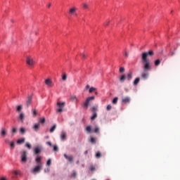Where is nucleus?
Listing matches in <instances>:
<instances>
[{
  "label": "nucleus",
  "mask_w": 180,
  "mask_h": 180,
  "mask_svg": "<svg viewBox=\"0 0 180 180\" xmlns=\"http://www.w3.org/2000/svg\"><path fill=\"white\" fill-rule=\"evenodd\" d=\"M58 109H56V113H63L64 112V107L65 106V102L58 101L56 103Z\"/></svg>",
  "instance_id": "2"
},
{
  "label": "nucleus",
  "mask_w": 180,
  "mask_h": 180,
  "mask_svg": "<svg viewBox=\"0 0 180 180\" xmlns=\"http://www.w3.org/2000/svg\"><path fill=\"white\" fill-rule=\"evenodd\" d=\"M33 129H34V131H38L39 129H40V124H39V123L35 124L33 127Z\"/></svg>",
  "instance_id": "18"
},
{
  "label": "nucleus",
  "mask_w": 180,
  "mask_h": 180,
  "mask_svg": "<svg viewBox=\"0 0 180 180\" xmlns=\"http://www.w3.org/2000/svg\"><path fill=\"white\" fill-rule=\"evenodd\" d=\"M20 131L21 134H25V133H26V129L23 127H21L20 129Z\"/></svg>",
  "instance_id": "32"
},
{
  "label": "nucleus",
  "mask_w": 180,
  "mask_h": 180,
  "mask_svg": "<svg viewBox=\"0 0 180 180\" xmlns=\"http://www.w3.org/2000/svg\"><path fill=\"white\" fill-rule=\"evenodd\" d=\"M94 133H99V127H96L94 128Z\"/></svg>",
  "instance_id": "42"
},
{
  "label": "nucleus",
  "mask_w": 180,
  "mask_h": 180,
  "mask_svg": "<svg viewBox=\"0 0 180 180\" xmlns=\"http://www.w3.org/2000/svg\"><path fill=\"white\" fill-rule=\"evenodd\" d=\"M53 151H58V146H53Z\"/></svg>",
  "instance_id": "46"
},
{
  "label": "nucleus",
  "mask_w": 180,
  "mask_h": 180,
  "mask_svg": "<svg viewBox=\"0 0 180 180\" xmlns=\"http://www.w3.org/2000/svg\"><path fill=\"white\" fill-rule=\"evenodd\" d=\"M60 139L63 141H65V140H67V133L62 131L60 134Z\"/></svg>",
  "instance_id": "12"
},
{
  "label": "nucleus",
  "mask_w": 180,
  "mask_h": 180,
  "mask_svg": "<svg viewBox=\"0 0 180 180\" xmlns=\"http://www.w3.org/2000/svg\"><path fill=\"white\" fill-rule=\"evenodd\" d=\"M9 146H10L11 150H13V148H15V142L11 141V142L9 143Z\"/></svg>",
  "instance_id": "30"
},
{
  "label": "nucleus",
  "mask_w": 180,
  "mask_h": 180,
  "mask_svg": "<svg viewBox=\"0 0 180 180\" xmlns=\"http://www.w3.org/2000/svg\"><path fill=\"white\" fill-rule=\"evenodd\" d=\"M25 138H21L17 141V144H23V143H25Z\"/></svg>",
  "instance_id": "19"
},
{
  "label": "nucleus",
  "mask_w": 180,
  "mask_h": 180,
  "mask_svg": "<svg viewBox=\"0 0 180 180\" xmlns=\"http://www.w3.org/2000/svg\"><path fill=\"white\" fill-rule=\"evenodd\" d=\"M139 82H140V77H137L135 79V80L134 81V85H137Z\"/></svg>",
  "instance_id": "26"
},
{
  "label": "nucleus",
  "mask_w": 180,
  "mask_h": 180,
  "mask_svg": "<svg viewBox=\"0 0 180 180\" xmlns=\"http://www.w3.org/2000/svg\"><path fill=\"white\" fill-rule=\"evenodd\" d=\"M40 123H46V118H41L39 120Z\"/></svg>",
  "instance_id": "41"
},
{
  "label": "nucleus",
  "mask_w": 180,
  "mask_h": 180,
  "mask_svg": "<svg viewBox=\"0 0 180 180\" xmlns=\"http://www.w3.org/2000/svg\"><path fill=\"white\" fill-rule=\"evenodd\" d=\"M45 139H49V136H45Z\"/></svg>",
  "instance_id": "60"
},
{
  "label": "nucleus",
  "mask_w": 180,
  "mask_h": 180,
  "mask_svg": "<svg viewBox=\"0 0 180 180\" xmlns=\"http://www.w3.org/2000/svg\"><path fill=\"white\" fill-rule=\"evenodd\" d=\"M125 57H129V53L125 52Z\"/></svg>",
  "instance_id": "57"
},
{
  "label": "nucleus",
  "mask_w": 180,
  "mask_h": 180,
  "mask_svg": "<svg viewBox=\"0 0 180 180\" xmlns=\"http://www.w3.org/2000/svg\"><path fill=\"white\" fill-rule=\"evenodd\" d=\"M84 154H85V155H86V154H88V150H86V151L84 152Z\"/></svg>",
  "instance_id": "59"
},
{
  "label": "nucleus",
  "mask_w": 180,
  "mask_h": 180,
  "mask_svg": "<svg viewBox=\"0 0 180 180\" xmlns=\"http://www.w3.org/2000/svg\"><path fill=\"white\" fill-rule=\"evenodd\" d=\"M175 54V51H171L169 53V56H170L171 57H172V56H174Z\"/></svg>",
  "instance_id": "45"
},
{
  "label": "nucleus",
  "mask_w": 180,
  "mask_h": 180,
  "mask_svg": "<svg viewBox=\"0 0 180 180\" xmlns=\"http://www.w3.org/2000/svg\"><path fill=\"white\" fill-rule=\"evenodd\" d=\"M160 64H161V60H160V59H157L156 60H155V65L156 67H158V65H160Z\"/></svg>",
  "instance_id": "25"
},
{
  "label": "nucleus",
  "mask_w": 180,
  "mask_h": 180,
  "mask_svg": "<svg viewBox=\"0 0 180 180\" xmlns=\"http://www.w3.org/2000/svg\"><path fill=\"white\" fill-rule=\"evenodd\" d=\"M78 162H79L77 161V164H78Z\"/></svg>",
  "instance_id": "62"
},
{
  "label": "nucleus",
  "mask_w": 180,
  "mask_h": 180,
  "mask_svg": "<svg viewBox=\"0 0 180 180\" xmlns=\"http://www.w3.org/2000/svg\"><path fill=\"white\" fill-rule=\"evenodd\" d=\"M47 6H48V8H51V3H49Z\"/></svg>",
  "instance_id": "58"
},
{
  "label": "nucleus",
  "mask_w": 180,
  "mask_h": 180,
  "mask_svg": "<svg viewBox=\"0 0 180 180\" xmlns=\"http://www.w3.org/2000/svg\"><path fill=\"white\" fill-rule=\"evenodd\" d=\"M120 72H124V68H120Z\"/></svg>",
  "instance_id": "50"
},
{
  "label": "nucleus",
  "mask_w": 180,
  "mask_h": 180,
  "mask_svg": "<svg viewBox=\"0 0 180 180\" xmlns=\"http://www.w3.org/2000/svg\"><path fill=\"white\" fill-rule=\"evenodd\" d=\"M95 94H96V95H98V92H96Z\"/></svg>",
  "instance_id": "61"
},
{
  "label": "nucleus",
  "mask_w": 180,
  "mask_h": 180,
  "mask_svg": "<svg viewBox=\"0 0 180 180\" xmlns=\"http://www.w3.org/2000/svg\"><path fill=\"white\" fill-rule=\"evenodd\" d=\"M122 102L123 103H130V97L122 98Z\"/></svg>",
  "instance_id": "15"
},
{
  "label": "nucleus",
  "mask_w": 180,
  "mask_h": 180,
  "mask_svg": "<svg viewBox=\"0 0 180 180\" xmlns=\"http://www.w3.org/2000/svg\"><path fill=\"white\" fill-rule=\"evenodd\" d=\"M96 157L97 158H101L102 157V154L101 153V152H97L96 154Z\"/></svg>",
  "instance_id": "35"
},
{
  "label": "nucleus",
  "mask_w": 180,
  "mask_h": 180,
  "mask_svg": "<svg viewBox=\"0 0 180 180\" xmlns=\"http://www.w3.org/2000/svg\"><path fill=\"white\" fill-rule=\"evenodd\" d=\"M20 158L22 164H26L27 162V151L22 150L20 153Z\"/></svg>",
  "instance_id": "3"
},
{
  "label": "nucleus",
  "mask_w": 180,
  "mask_h": 180,
  "mask_svg": "<svg viewBox=\"0 0 180 180\" xmlns=\"http://www.w3.org/2000/svg\"><path fill=\"white\" fill-rule=\"evenodd\" d=\"M77 8L76 7H72L69 9V15H70V16H72V15H75V16H77Z\"/></svg>",
  "instance_id": "8"
},
{
  "label": "nucleus",
  "mask_w": 180,
  "mask_h": 180,
  "mask_svg": "<svg viewBox=\"0 0 180 180\" xmlns=\"http://www.w3.org/2000/svg\"><path fill=\"white\" fill-rule=\"evenodd\" d=\"M19 119H20V122H22V123H23V122L25 120V113L21 112L19 115Z\"/></svg>",
  "instance_id": "17"
},
{
  "label": "nucleus",
  "mask_w": 180,
  "mask_h": 180,
  "mask_svg": "<svg viewBox=\"0 0 180 180\" xmlns=\"http://www.w3.org/2000/svg\"><path fill=\"white\" fill-rule=\"evenodd\" d=\"M72 175V176H74L75 178V176H77V172H73Z\"/></svg>",
  "instance_id": "53"
},
{
  "label": "nucleus",
  "mask_w": 180,
  "mask_h": 180,
  "mask_svg": "<svg viewBox=\"0 0 180 180\" xmlns=\"http://www.w3.org/2000/svg\"><path fill=\"white\" fill-rule=\"evenodd\" d=\"M125 80H126V75H121V77H120V82H124Z\"/></svg>",
  "instance_id": "20"
},
{
  "label": "nucleus",
  "mask_w": 180,
  "mask_h": 180,
  "mask_svg": "<svg viewBox=\"0 0 180 180\" xmlns=\"http://www.w3.org/2000/svg\"><path fill=\"white\" fill-rule=\"evenodd\" d=\"M83 8H84V9H88V4H83Z\"/></svg>",
  "instance_id": "51"
},
{
  "label": "nucleus",
  "mask_w": 180,
  "mask_h": 180,
  "mask_svg": "<svg viewBox=\"0 0 180 180\" xmlns=\"http://www.w3.org/2000/svg\"><path fill=\"white\" fill-rule=\"evenodd\" d=\"M57 127V125L54 124L51 129H50V133H53L54 130H56V128Z\"/></svg>",
  "instance_id": "31"
},
{
  "label": "nucleus",
  "mask_w": 180,
  "mask_h": 180,
  "mask_svg": "<svg viewBox=\"0 0 180 180\" xmlns=\"http://www.w3.org/2000/svg\"><path fill=\"white\" fill-rule=\"evenodd\" d=\"M118 99H119V98H118L117 97L114 98L113 100H112V103H113L114 105H116V103H117Z\"/></svg>",
  "instance_id": "33"
},
{
  "label": "nucleus",
  "mask_w": 180,
  "mask_h": 180,
  "mask_svg": "<svg viewBox=\"0 0 180 180\" xmlns=\"http://www.w3.org/2000/svg\"><path fill=\"white\" fill-rule=\"evenodd\" d=\"M22 105H20L17 106V112H21L22 111Z\"/></svg>",
  "instance_id": "37"
},
{
  "label": "nucleus",
  "mask_w": 180,
  "mask_h": 180,
  "mask_svg": "<svg viewBox=\"0 0 180 180\" xmlns=\"http://www.w3.org/2000/svg\"><path fill=\"white\" fill-rule=\"evenodd\" d=\"M97 110H98V105H95L91 108V112H93V113L96 112Z\"/></svg>",
  "instance_id": "23"
},
{
  "label": "nucleus",
  "mask_w": 180,
  "mask_h": 180,
  "mask_svg": "<svg viewBox=\"0 0 180 180\" xmlns=\"http://www.w3.org/2000/svg\"><path fill=\"white\" fill-rule=\"evenodd\" d=\"M133 78V72H129L127 75V81H131V79Z\"/></svg>",
  "instance_id": "16"
},
{
  "label": "nucleus",
  "mask_w": 180,
  "mask_h": 180,
  "mask_svg": "<svg viewBox=\"0 0 180 180\" xmlns=\"http://www.w3.org/2000/svg\"><path fill=\"white\" fill-rule=\"evenodd\" d=\"M111 109H112V105H107V108H106L107 110H110Z\"/></svg>",
  "instance_id": "48"
},
{
  "label": "nucleus",
  "mask_w": 180,
  "mask_h": 180,
  "mask_svg": "<svg viewBox=\"0 0 180 180\" xmlns=\"http://www.w3.org/2000/svg\"><path fill=\"white\" fill-rule=\"evenodd\" d=\"M63 81H67V74L64 73L62 76Z\"/></svg>",
  "instance_id": "34"
},
{
  "label": "nucleus",
  "mask_w": 180,
  "mask_h": 180,
  "mask_svg": "<svg viewBox=\"0 0 180 180\" xmlns=\"http://www.w3.org/2000/svg\"><path fill=\"white\" fill-rule=\"evenodd\" d=\"M89 169H90V171L94 172V171H95V167H94V165H91V166H90Z\"/></svg>",
  "instance_id": "43"
},
{
  "label": "nucleus",
  "mask_w": 180,
  "mask_h": 180,
  "mask_svg": "<svg viewBox=\"0 0 180 180\" xmlns=\"http://www.w3.org/2000/svg\"><path fill=\"white\" fill-rule=\"evenodd\" d=\"M0 136L2 139H5L8 136V129L5 127H2L0 130Z\"/></svg>",
  "instance_id": "6"
},
{
  "label": "nucleus",
  "mask_w": 180,
  "mask_h": 180,
  "mask_svg": "<svg viewBox=\"0 0 180 180\" xmlns=\"http://www.w3.org/2000/svg\"><path fill=\"white\" fill-rule=\"evenodd\" d=\"M82 56V58H86V55H85V53H83Z\"/></svg>",
  "instance_id": "55"
},
{
  "label": "nucleus",
  "mask_w": 180,
  "mask_h": 180,
  "mask_svg": "<svg viewBox=\"0 0 180 180\" xmlns=\"http://www.w3.org/2000/svg\"><path fill=\"white\" fill-rule=\"evenodd\" d=\"M45 84L49 86V88H51V86H53L54 84H53V81H51V79H45Z\"/></svg>",
  "instance_id": "10"
},
{
  "label": "nucleus",
  "mask_w": 180,
  "mask_h": 180,
  "mask_svg": "<svg viewBox=\"0 0 180 180\" xmlns=\"http://www.w3.org/2000/svg\"><path fill=\"white\" fill-rule=\"evenodd\" d=\"M11 133H12L13 135L18 133V129L15 128V127H13L12 129H11Z\"/></svg>",
  "instance_id": "24"
},
{
  "label": "nucleus",
  "mask_w": 180,
  "mask_h": 180,
  "mask_svg": "<svg viewBox=\"0 0 180 180\" xmlns=\"http://www.w3.org/2000/svg\"><path fill=\"white\" fill-rule=\"evenodd\" d=\"M26 63L27 65H30V67H33L34 65V60L30 56H27L26 58Z\"/></svg>",
  "instance_id": "7"
},
{
  "label": "nucleus",
  "mask_w": 180,
  "mask_h": 180,
  "mask_svg": "<svg viewBox=\"0 0 180 180\" xmlns=\"http://www.w3.org/2000/svg\"><path fill=\"white\" fill-rule=\"evenodd\" d=\"M109 23H110V21H105L104 22V26H109Z\"/></svg>",
  "instance_id": "47"
},
{
  "label": "nucleus",
  "mask_w": 180,
  "mask_h": 180,
  "mask_svg": "<svg viewBox=\"0 0 180 180\" xmlns=\"http://www.w3.org/2000/svg\"><path fill=\"white\" fill-rule=\"evenodd\" d=\"M43 158H41V156L40 155H37L36 159H35V162H37V164L40 165L41 164V160Z\"/></svg>",
  "instance_id": "14"
},
{
  "label": "nucleus",
  "mask_w": 180,
  "mask_h": 180,
  "mask_svg": "<svg viewBox=\"0 0 180 180\" xmlns=\"http://www.w3.org/2000/svg\"><path fill=\"white\" fill-rule=\"evenodd\" d=\"M94 91H96V88H95V87H91L90 89H89V93H90V94H92V92H93Z\"/></svg>",
  "instance_id": "39"
},
{
  "label": "nucleus",
  "mask_w": 180,
  "mask_h": 180,
  "mask_svg": "<svg viewBox=\"0 0 180 180\" xmlns=\"http://www.w3.org/2000/svg\"><path fill=\"white\" fill-rule=\"evenodd\" d=\"M95 99V96H91V97H88L85 102L84 103V108L85 109H88V106H89V102L90 101H94Z\"/></svg>",
  "instance_id": "4"
},
{
  "label": "nucleus",
  "mask_w": 180,
  "mask_h": 180,
  "mask_svg": "<svg viewBox=\"0 0 180 180\" xmlns=\"http://www.w3.org/2000/svg\"><path fill=\"white\" fill-rule=\"evenodd\" d=\"M90 141H91V144H96V139H95V138H94V137H91Z\"/></svg>",
  "instance_id": "29"
},
{
  "label": "nucleus",
  "mask_w": 180,
  "mask_h": 180,
  "mask_svg": "<svg viewBox=\"0 0 180 180\" xmlns=\"http://www.w3.org/2000/svg\"><path fill=\"white\" fill-rule=\"evenodd\" d=\"M5 143H6V144H11V141H9V139H5Z\"/></svg>",
  "instance_id": "49"
},
{
  "label": "nucleus",
  "mask_w": 180,
  "mask_h": 180,
  "mask_svg": "<svg viewBox=\"0 0 180 180\" xmlns=\"http://www.w3.org/2000/svg\"><path fill=\"white\" fill-rule=\"evenodd\" d=\"M89 88H90L89 84H87V85L86 86V89H89Z\"/></svg>",
  "instance_id": "56"
},
{
  "label": "nucleus",
  "mask_w": 180,
  "mask_h": 180,
  "mask_svg": "<svg viewBox=\"0 0 180 180\" xmlns=\"http://www.w3.org/2000/svg\"><path fill=\"white\" fill-rule=\"evenodd\" d=\"M32 115L34 117H36V116H37V110L36 109H32Z\"/></svg>",
  "instance_id": "27"
},
{
  "label": "nucleus",
  "mask_w": 180,
  "mask_h": 180,
  "mask_svg": "<svg viewBox=\"0 0 180 180\" xmlns=\"http://www.w3.org/2000/svg\"><path fill=\"white\" fill-rule=\"evenodd\" d=\"M46 144H47L48 146H49L50 147H52V146H53V144H52L51 142H50V141L46 142Z\"/></svg>",
  "instance_id": "52"
},
{
  "label": "nucleus",
  "mask_w": 180,
  "mask_h": 180,
  "mask_svg": "<svg viewBox=\"0 0 180 180\" xmlns=\"http://www.w3.org/2000/svg\"><path fill=\"white\" fill-rule=\"evenodd\" d=\"M46 165H48L49 167H50V165H51V159H49L47 160Z\"/></svg>",
  "instance_id": "40"
},
{
  "label": "nucleus",
  "mask_w": 180,
  "mask_h": 180,
  "mask_svg": "<svg viewBox=\"0 0 180 180\" xmlns=\"http://www.w3.org/2000/svg\"><path fill=\"white\" fill-rule=\"evenodd\" d=\"M71 100L72 101V102H75V103L78 102V98H77L76 96H72Z\"/></svg>",
  "instance_id": "22"
},
{
  "label": "nucleus",
  "mask_w": 180,
  "mask_h": 180,
  "mask_svg": "<svg viewBox=\"0 0 180 180\" xmlns=\"http://www.w3.org/2000/svg\"><path fill=\"white\" fill-rule=\"evenodd\" d=\"M64 157L66 160H68V161H69V162H72V161H74V158L71 155L68 156L67 154H64Z\"/></svg>",
  "instance_id": "13"
},
{
  "label": "nucleus",
  "mask_w": 180,
  "mask_h": 180,
  "mask_svg": "<svg viewBox=\"0 0 180 180\" xmlns=\"http://www.w3.org/2000/svg\"><path fill=\"white\" fill-rule=\"evenodd\" d=\"M44 171H45V172H50V168H46Z\"/></svg>",
  "instance_id": "54"
},
{
  "label": "nucleus",
  "mask_w": 180,
  "mask_h": 180,
  "mask_svg": "<svg viewBox=\"0 0 180 180\" xmlns=\"http://www.w3.org/2000/svg\"><path fill=\"white\" fill-rule=\"evenodd\" d=\"M98 117V114L96 112H93V115L91 117V120H95Z\"/></svg>",
  "instance_id": "21"
},
{
  "label": "nucleus",
  "mask_w": 180,
  "mask_h": 180,
  "mask_svg": "<svg viewBox=\"0 0 180 180\" xmlns=\"http://www.w3.org/2000/svg\"><path fill=\"white\" fill-rule=\"evenodd\" d=\"M0 180H8V177H6L5 176H2L0 177Z\"/></svg>",
  "instance_id": "44"
},
{
  "label": "nucleus",
  "mask_w": 180,
  "mask_h": 180,
  "mask_svg": "<svg viewBox=\"0 0 180 180\" xmlns=\"http://www.w3.org/2000/svg\"><path fill=\"white\" fill-rule=\"evenodd\" d=\"M86 131L87 133H91V131H92V129L91 128V126H87L86 127Z\"/></svg>",
  "instance_id": "28"
},
{
  "label": "nucleus",
  "mask_w": 180,
  "mask_h": 180,
  "mask_svg": "<svg viewBox=\"0 0 180 180\" xmlns=\"http://www.w3.org/2000/svg\"><path fill=\"white\" fill-rule=\"evenodd\" d=\"M42 168H43V165L39 164V165L35 166V168H34L32 170V174H37V173L40 172V171H41Z\"/></svg>",
  "instance_id": "5"
},
{
  "label": "nucleus",
  "mask_w": 180,
  "mask_h": 180,
  "mask_svg": "<svg viewBox=\"0 0 180 180\" xmlns=\"http://www.w3.org/2000/svg\"><path fill=\"white\" fill-rule=\"evenodd\" d=\"M25 147H27V148H29V150H30V148H32V145L30 143H26Z\"/></svg>",
  "instance_id": "36"
},
{
  "label": "nucleus",
  "mask_w": 180,
  "mask_h": 180,
  "mask_svg": "<svg viewBox=\"0 0 180 180\" xmlns=\"http://www.w3.org/2000/svg\"><path fill=\"white\" fill-rule=\"evenodd\" d=\"M25 105H26L27 108H29L30 106V105H32V96H29L27 98Z\"/></svg>",
  "instance_id": "11"
},
{
  "label": "nucleus",
  "mask_w": 180,
  "mask_h": 180,
  "mask_svg": "<svg viewBox=\"0 0 180 180\" xmlns=\"http://www.w3.org/2000/svg\"><path fill=\"white\" fill-rule=\"evenodd\" d=\"M148 56L150 57H153L154 56V51L150 50L148 52H143L141 53V61L143 64V72L141 73V77L143 79H147L148 78V72L149 70H151V63L150 62V59L148 58Z\"/></svg>",
  "instance_id": "1"
},
{
  "label": "nucleus",
  "mask_w": 180,
  "mask_h": 180,
  "mask_svg": "<svg viewBox=\"0 0 180 180\" xmlns=\"http://www.w3.org/2000/svg\"><path fill=\"white\" fill-rule=\"evenodd\" d=\"M41 153V147H39V146L35 147L34 149V154H35V155H39Z\"/></svg>",
  "instance_id": "9"
},
{
  "label": "nucleus",
  "mask_w": 180,
  "mask_h": 180,
  "mask_svg": "<svg viewBox=\"0 0 180 180\" xmlns=\"http://www.w3.org/2000/svg\"><path fill=\"white\" fill-rule=\"evenodd\" d=\"M13 174H15V176H16L17 175H20V172H19L18 170H15V171L13 172Z\"/></svg>",
  "instance_id": "38"
}]
</instances>
